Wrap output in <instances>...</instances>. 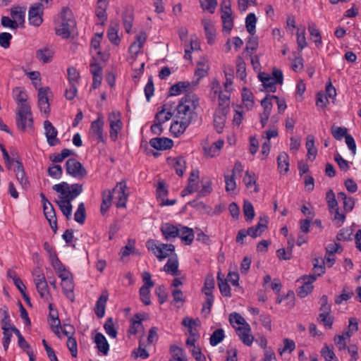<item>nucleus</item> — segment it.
<instances>
[{
  "instance_id": "obj_1",
  "label": "nucleus",
  "mask_w": 361,
  "mask_h": 361,
  "mask_svg": "<svg viewBox=\"0 0 361 361\" xmlns=\"http://www.w3.org/2000/svg\"><path fill=\"white\" fill-rule=\"evenodd\" d=\"M60 16L61 24L59 27L56 28V34L63 39H68L75 27V20L73 17L71 10L68 7L62 8Z\"/></svg>"
},
{
  "instance_id": "obj_2",
  "label": "nucleus",
  "mask_w": 361,
  "mask_h": 361,
  "mask_svg": "<svg viewBox=\"0 0 361 361\" xmlns=\"http://www.w3.org/2000/svg\"><path fill=\"white\" fill-rule=\"evenodd\" d=\"M199 105V99L192 93L186 94L181 98L178 105L176 107L177 114L192 119L194 111Z\"/></svg>"
},
{
  "instance_id": "obj_3",
  "label": "nucleus",
  "mask_w": 361,
  "mask_h": 361,
  "mask_svg": "<svg viewBox=\"0 0 361 361\" xmlns=\"http://www.w3.org/2000/svg\"><path fill=\"white\" fill-rule=\"evenodd\" d=\"M52 189L61 195L60 198H65L71 202L82 192V185L78 183L70 185L66 182H62L54 185Z\"/></svg>"
},
{
  "instance_id": "obj_4",
  "label": "nucleus",
  "mask_w": 361,
  "mask_h": 361,
  "mask_svg": "<svg viewBox=\"0 0 361 361\" xmlns=\"http://www.w3.org/2000/svg\"><path fill=\"white\" fill-rule=\"evenodd\" d=\"M16 126L18 129L25 130L33 125L32 114L30 106L21 105L16 111Z\"/></svg>"
},
{
  "instance_id": "obj_5",
  "label": "nucleus",
  "mask_w": 361,
  "mask_h": 361,
  "mask_svg": "<svg viewBox=\"0 0 361 361\" xmlns=\"http://www.w3.org/2000/svg\"><path fill=\"white\" fill-rule=\"evenodd\" d=\"M223 31L229 33L233 27L231 4L229 0H224L221 5Z\"/></svg>"
},
{
  "instance_id": "obj_6",
  "label": "nucleus",
  "mask_w": 361,
  "mask_h": 361,
  "mask_svg": "<svg viewBox=\"0 0 361 361\" xmlns=\"http://www.w3.org/2000/svg\"><path fill=\"white\" fill-rule=\"evenodd\" d=\"M66 169L68 174L78 179L85 178L87 173L82 164L73 158L67 160Z\"/></svg>"
},
{
  "instance_id": "obj_7",
  "label": "nucleus",
  "mask_w": 361,
  "mask_h": 361,
  "mask_svg": "<svg viewBox=\"0 0 361 361\" xmlns=\"http://www.w3.org/2000/svg\"><path fill=\"white\" fill-rule=\"evenodd\" d=\"M108 121L110 126L109 136L112 141H116L118 134L122 128L121 114L118 111H112L109 114Z\"/></svg>"
},
{
  "instance_id": "obj_8",
  "label": "nucleus",
  "mask_w": 361,
  "mask_h": 361,
  "mask_svg": "<svg viewBox=\"0 0 361 361\" xmlns=\"http://www.w3.org/2000/svg\"><path fill=\"white\" fill-rule=\"evenodd\" d=\"M317 280L315 274L305 275L300 277L297 281L301 282L302 286H299L297 290L298 295L302 298L306 297L313 290L312 283Z\"/></svg>"
},
{
  "instance_id": "obj_9",
  "label": "nucleus",
  "mask_w": 361,
  "mask_h": 361,
  "mask_svg": "<svg viewBox=\"0 0 361 361\" xmlns=\"http://www.w3.org/2000/svg\"><path fill=\"white\" fill-rule=\"evenodd\" d=\"M127 189L125 181L117 183L116 185L113 188V194L115 199L117 200L116 205L117 207L125 208L128 198V193L126 192Z\"/></svg>"
},
{
  "instance_id": "obj_10",
  "label": "nucleus",
  "mask_w": 361,
  "mask_h": 361,
  "mask_svg": "<svg viewBox=\"0 0 361 361\" xmlns=\"http://www.w3.org/2000/svg\"><path fill=\"white\" fill-rule=\"evenodd\" d=\"M177 120L173 122L170 127V131L176 137L182 135L190 124L192 119L183 115L176 114Z\"/></svg>"
},
{
  "instance_id": "obj_11",
  "label": "nucleus",
  "mask_w": 361,
  "mask_h": 361,
  "mask_svg": "<svg viewBox=\"0 0 361 361\" xmlns=\"http://www.w3.org/2000/svg\"><path fill=\"white\" fill-rule=\"evenodd\" d=\"M44 11V6L37 3L34 4L30 8L28 13V20L30 24L39 27L43 22L42 15Z\"/></svg>"
},
{
  "instance_id": "obj_12",
  "label": "nucleus",
  "mask_w": 361,
  "mask_h": 361,
  "mask_svg": "<svg viewBox=\"0 0 361 361\" xmlns=\"http://www.w3.org/2000/svg\"><path fill=\"white\" fill-rule=\"evenodd\" d=\"M50 93L49 87H42L38 90V106L41 111H43L47 116L50 112L48 94Z\"/></svg>"
},
{
  "instance_id": "obj_13",
  "label": "nucleus",
  "mask_w": 361,
  "mask_h": 361,
  "mask_svg": "<svg viewBox=\"0 0 361 361\" xmlns=\"http://www.w3.org/2000/svg\"><path fill=\"white\" fill-rule=\"evenodd\" d=\"M44 128L47 142L50 146H55L60 142L56 137L58 131L49 121L47 120L44 122Z\"/></svg>"
},
{
  "instance_id": "obj_14",
  "label": "nucleus",
  "mask_w": 361,
  "mask_h": 361,
  "mask_svg": "<svg viewBox=\"0 0 361 361\" xmlns=\"http://www.w3.org/2000/svg\"><path fill=\"white\" fill-rule=\"evenodd\" d=\"M149 145L158 150H166L173 147V140L167 137H155L149 140Z\"/></svg>"
},
{
  "instance_id": "obj_15",
  "label": "nucleus",
  "mask_w": 361,
  "mask_h": 361,
  "mask_svg": "<svg viewBox=\"0 0 361 361\" xmlns=\"http://www.w3.org/2000/svg\"><path fill=\"white\" fill-rule=\"evenodd\" d=\"M238 335L242 342L246 345H251L254 337L251 334V329L249 324H245L244 326H238L237 329Z\"/></svg>"
},
{
  "instance_id": "obj_16",
  "label": "nucleus",
  "mask_w": 361,
  "mask_h": 361,
  "mask_svg": "<svg viewBox=\"0 0 361 361\" xmlns=\"http://www.w3.org/2000/svg\"><path fill=\"white\" fill-rule=\"evenodd\" d=\"M94 342L96 344L99 353L106 355L109 351V345L105 336L102 333H97L94 338Z\"/></svg>"
},
{
  "instance_id": "obj_17",
  "label": "nucleus",
  "mask_w": 361,
  "mask_h": 361,
  "mask_svg": "<svg viewBox=\"0 0 361 361\" xmlns=\"http://www.w3.org/2000/svg\"><path fill=\"white\" fill-rule=\"evenodd\" d=\"M16 167L14 169V171L16 173V178L22 188H27L29 187L30 183L27 178L26 177L23 164L18 160L16 161Z\"/></svg>"
},
{
  "instance_id": "obj_18",
  "label": "nucleus",
  "mask_w": 361,
  "mask_h": 361,
  "mask_svg": "<svg viewBox=\"0 0 361 361\" xmlns=\"http://www.w3.org/2000/svg\"><path fill=\"white\" fill-rule=\"evenodd\" d=\"M162 235L166 240L176 238L178 235V226H174L169 223H165L161 225L160 228Z\"/></svg>"
},
{
  "instance_id": "obj_19",
  "label": "nucleus",
  "mask_w": 361,
  "mask_h": 361,
  "mask_svg": "<svg viewBox=\"0 0 361 361\" xmlns=\"http://www.w3.org/2000/svg\"><path fill=\"white\" fill-rule=\"evenodd\" d=\"M202 23L204 26L207 43L209 44H213L214 43L216 37V29L214 25L210 20L206 19H203Z\"/></svg>"
},
{
  "instance_id": "obj_20",
  "label": "nucleus",
  "mask_w": 361,
  "mask_h": 361,
  "mask_svg": "<svg viewBox=\"0 0 361 361\" xmlns=\"http://www.w3.org/2000/svg\"><path fill=\"white\" fill-rule=\"evenodd\" d=\"M108 4V0H97V2L95 14L102 25H104L107 20L106 8Z\"/></svg>"
},
{
  "instance_id": "obj_21",
  "label": "nucleus",
  "mask_w": 361,
  "mask_h": 361,
  "mask_svg": "<svg viewBox=\"0 0 361 361\" xmlns=\"http://www.w3.org/2000/svg\"><path fill=\"white\" fill-rule=\"evenodd\" d=\"M104 121L99 117L97 120L94 121L91 123L90 130L92 133L96 136H97V140L99 142H104V139L103 136V128H104Z\"/></svg>"
},
{
  "instance_id": "obj_22",
  "label": "nucleus",
  "mask_w": 361,
  "mask_h": 361,
  "mask_svg": "<svg viewBox=\"0 0 361 361\" xmlns=\"http://www.w3.org/2000/svg\"><path fill=\"white\" fill-rule=\"evenodd\" d=\"M258 78L267 91L270 92H275L276 91L274 79L270 75L266 73H260Z\"/></svg>"
},
{
  "instance_id": "obj_23",
  "label": "nucleus",
  "mask_w": 361,
  "mask_h": 361,
  "mask_svg": "<svg viewBox=\"0 0 361 361\" xmlns=\"http://www.w3.org/2000/svg\"><path fill=\"white\" fill-rule=\"evenodd\" d=\"M185 245H190L194 239V232L192 228L178 225V235Z\"/></svg>"
},
{
  "instance_id": "obj_24",
  "label": "nucleus",
  "mask_w": 361,
  "mask_h": 361,
  "mask_svg": "<svg viewBox=\"0 0 361 361\" xmlns=\"http://www.w3.org/2000/svg\"><path fill=\"white\" fill-rule=\"evenodd\" d=\"M108 297L109 295L107 292H103L96 302L94 312L99 318H102L104 316Z\"/></svg>"
},
{
  "instance_id": "obj_25",
  "label": "nucleus",
  "mask_w": 361,
  "mask_h": 361,
  "mask_svg": "<svg viewBox=\"0 0 361 361\" xmlns=\"http://www.w3.org/2000/svg\"><path fill=\"white\" fill-rule=\"evenodd\" d=\"M26 8L21 6H14L11 9V16L13 20L19 25H22L25 23Z\"/></svg>"
},
{
  "instance_id": "obj_26",
  "label": "nucleus",
  "mask_w": 361,
  "mask_h": 361,
  "mask_svg": "<svg viewBox=\"0 0 361 361\" xmlns=\"http://www.w3.org/2000/svg\"><path fill=\"white\" fill-rule=\"evenodd\" d=\"M61 288L63 293L71 302L74 301L75 295L73 293L74 283L73 278L61 281Z\"/></svg>"
},
{
  "instance_id": "obj_27",
  "label": "nucleus",
  "mask_w": 361,
  "mask_h": 361,
  "mask_svg": "<svg viewBox=\"0 0 361 361\" xmlns=\"http://www.w3.org/2000/svg\"><path fill=\"white\" fill-rule=\"evenodd\" d=\"M178 261L176 255H174L170 257L166 264H165L164 269L166 272L170 273L173 276L179 275L178 271Z\"/></svg>"
},
{
  "instance_id": "obj_28",
  "label": "nucleus",
  "mask_w": 361,
  "mask_h": 361,
  "mask_svg": "<svg viewBox=\"0 0 361 361\" xmlns=\"http://www.w3.org/2000/svg\"><path fill=\"white\" fill-rule=\"evenodd\" d=\"M113 193V190H106L102 192V202L100 207V211L102 214H105L109 209L114 197Z\"/></svg>"
},
{
  "instance_id": "obj_29",
  "label": "nucleus",
  "mask_w": 361,
  "mask_h": 361,
  "mask_svg": "<svg viewBox=\"0 0 361 361\" xmlns=\"http://www.w3.org/2000/svg\"><path fill=\"white\" fill-rule=\"evenodd\" d=\"M53 56L54 51L48 47L39 49L36 51V58L44 63H49Z\"/></svg>"
},
{
  "instance_id": "obj_30",
  "label": "nucleus",
  "mask_w": 361,
  "mask_h": 361,
  "mask_svg": "<svg viewBox=\"0 0 361 361\" xmlns=\"http://www.w3.org/2000/svg\"><path fill=\"white\" fill-rule=\"evenodd\" d=\"M278 169L280 173H287L289 171V157L285 152H281L277 157Z\"/></svg>"
},
{
  "instance_id": "obj_31",
  "label": "nucleus",
  "mask_w": 361,
  "mask_h": 361,
  "mask_svg": "<svg viewBox=\"0 0 361 361\" xmlns=\"http://www.w3.org/2000/svg\"><path fill=\"white\" fill-rule=\"evenodd\" d=\"M13 93L15 94L14 99L17 102L18 108L21 106L23 104L30 106L27 102L28 97L25 90L21 89L20 87H16L13 89Z\"/></svg>"
},
{
  "instance_id": "obj_32",
  "label": "nucleus",
  "mask_w": 361,
  "mask_h": 361,
  "mask_svg": "<svg viewBox=\"0 0 361 361\" xmlns=\"http://www.w3.org/2000/svg\"><path fill=\"white\" fill-rule=\"evenodd\" d=\"M59 201H57V204L64 216H66V219L69 220L71 217L72 213V204L71 202L65 198H60Z\"/></svg>"
},
{
  "instance_id": "obj_33",
  "label": "nucleus",
  "mask_w": 361,
  "mask_h": 361,
  "mask_svg": "<svg viewBox=\"0 0 361 361\" xmlns=\"http://www.w3.org/2000/svg\"><path fill=\"white\" fill-rule=\"evenodd\" d=\"M197 69L195 71V75L197 77V79L200 80L204 77H205L208 73L209 65L207 63V61L202 58L197 63Z\"/></svg>"
},
{
  "instance_id": "obj_34",
  "label": "nucleus",
  "mask_w": 361,
  "mask_h": 361,
  "mask_svg": "<svg viewBox=\"0 0 361 361\" xmlns=\"http://www.w3.org/2000/svg\"><path fill=\"white\" fill-rule=\"evenodd\" d=\"M145 314H136L131 320V325L128 329V334L135 335L137 333L139 328L142 327V321Z\"/></svg>"
},
{
  "instance_id": "obj_35",
  "label": "nucleus",
  "mask_w": 361,
  "mask_h": 361,
  "mask_svg": "<svg viewBox=\"0 0 361 361\" xmlns=\"http://www.w3.org/2000/svg\"><path fill=\"white\" fill-rule=\"evenodd\" d=\"M118 24L117 23H111L107 32V36L111 42L114 44H118L121 39L118 35Z\"/></svg>"
},
{
  "instance_id": "obj_36",
  "label": "nucleus",
  "mask_w": 361,
  "mask_h": 361,
  "mask_svg": "<svg viewBox=\"0 0 361 361\" xmlns=\"http://www.w3.org/2000/svg\"><path fill=\"white\" fill-rule=\"evenodd\" d=\"M190 86L189 82L180 81L170 87L169 94L171 96H176L186 90Z\"/></svg>"
},
{
  "instance_id": "obj_37",
  "label": "nucleus",
  "mask_w": 361,
  "mask_h": 361,
  "mask_svg": "<svg viewBox=\"0 0 361 361\" xmlns=\"http://www.w3.org/2000/svg\"><path fill=\"white\" fill-rule=\"evenodd\" d=\"M338 198L343 201V209L346 212H350L353 210L355 206L353 197H348L345 192H340L338 193Z\"/></svg>"
},
{
  "instance_id": "obj_38",
  "label": "nucleus",
  "mask_w": 361,
  "mask_h": 361,
  "mask_svg": "<svg viewBox=\"0 0 361 361\" xmlns=\"http://www.w3.org/2000/svg\"><path fill=\"white\" fill-rule=\"evenodd\" d=\"M35 286L41 298L45 301H49L51 299V297L47 281L42 283H38Z\"/></svg>"
},
{
  "instance_id": "obj_39",
  "label": "nucleus",
  "mask_w": 361,
  "mask_h": 361,
  "mask_svg": "<svg viewBox=\"0 0 361 361\" xmlns=\"http://www.w3.org/2000/svg\"><path fill=\"white\" fill-rule=\"evenodd\" d=\"M307 150V157L310 158L312 157L313 159H315L317 154V149L314 146V137L312 135H309L307 137V141L305 144Z\"/></svg>"
},
{
  "instance_id": "obj_40",
  "label": "nucleus",
  "mask_w": 361,
  "mask_h": 361,
  "mask_svg": "<svg viewBox=\"0 0 361 361\" xmlns=\"http://www.w3.org/2000/svg\"><path fill=\"white\" fill-rule=\"evenodd\" d=\"M308 30L310 32V35L314 39V42L316 47H319L322 45V36L319 30L317 29L316 25L313 23L309 24Z\"/></svg>"
},
{
  "instance_id": "obj_41",
  "label": "nucleus",
  "mask_w": 361,
  "mask_h": 361,
  "mask_svg": "<svg viewBox=\"0 0 361 361\" xmlns=\"http://www.w3.org/2000/svg\"><path fill=\"white\" fill-rule=\"evenodd\" d=\"M221 275V274L220 272H219L217 274L218 286L220 292L223 295L230 297L231 295V288L228 284L226 280H224Z\"/></svg>"
},
{
  "instance_id": "obj_42",
  "label": "nucleus",
  "mask_w": 361,
  "mask_h": 361,
  "mask_svg": "<svg viewBox=\"0 0 361 361\" xmlns=\"http://www.w3.org/2000/svg\"><path fill=\"white\" fill-rule=\"evenodd\" d=\"M146 245L148 250H152L154 254L159 260H162L166 258V255H163L160 245H157L156 241L154 240H149Z\"/></svg>"
},
{
  "instance_id": "obj_43",
  "label": "nucleus",
  "mask_w": 361,
  "mask_h": 361,
  "mask_svg": "<svg viewBox=\"0 0 361 361\" xmlns=\"http://www.w3.org/2000/svg\"><path fill=\"white\" fill-rule=\"evenodd\" d=\"M123 27L127 33L131 30L133 23V14L129 11H126L122 14Z\"/></svg>"
},
{
  "instance_id": "obj_44",
  "label": "nucleus",
  "mask_w": 361,
  "mask_h": 361,
  "mask_svg": "<svg viewBox=\"0 0 361 361\" xmlns=\"http://www.w3.org/2000/svg\"><path fill=\"white\" fill-rule=\"evenodd\" d=\"M171 353L172 358L176 361H187V357L183 350L176 345L171 346Z\"/></svg>"
},
{
  "instance_id": "obj_45",
  "label": "nucleus",
  "mask_w": 361,
  "mask_h": 361,
  "mask_svg": "<svg viewBox=\"0 0 361 361\" xmlns=\"http://www.w3.org/2000/svg\"><path fill=\"white\" fill-rule=\"evenodd\" d=\"M243 182L247 188L255 185L254 192H257L259 191V188L256 185V178L254 173L247 171L243 178Z\"/></svg>"
},
{
  "instance_id": "obj_46",
  "label": "nucleus",
  "mask_w": 361,
  "mask_h": 361,
  "mask_svg": "<svg viewBox=\"0 0 361 361\" xmlns=\"http://www.w3.org/2000/svg\"><path fill=\"white\" fill-rule=\"evenodd\" d=\"M257 18L253 13H249L245 18V24L247 32L253 35L255 32Z\"/></svg>"
},
{
  "instance_id": "obj_47",
  "label": "nucleus",
  "mask_w": 361,
  "mask_h": 361,
  "mask_svg": "<svg viewBox=\"0 0 361 361\" xmlns=\"http://www.w3.org/2000/svg\"><path fill=\"white\" fill-rule=\"evenodd\" d=\"M224 338V331L222 329H217L210 336L209 343L212 346H215L220 343Z\"/></svg>"
},
{
  "instance_id": "obj_48",
  "label": "nucleus",
  "mask_w": 361,
  "mask_h": 361,
  "mask_svg": "<svg viewBox=\"0 0 361 361\" xmlns=\"http://www.w3.org/2000/svg\"><path fill=\"white\" fill-rule=\"evenodd\" d=\"M242 99L246 107L249 109L253 106V94L246 87H243L242 90Z\"/></svg>"
},
{
  "instance_id": "obj_49",
  "label": "nucleus",
  "mask_w": 361,
  "mask_h": 361,
  "mask_svg": "<svg viewBox=\"0 0 361 361\" xmlns=\"http://www.w3.org/2000/svg\"><path fill=\"white\" fill-rule=\"evenodd\" d=\"M243 210L245 220L250 221L255 216V210L252 203L248 200H245Z\"/></svg>"
},
{
  "instance_id": "obj_50",
  "label": "nucleus",
  "mask_w": 361,
  "mask_h": 361,
  "mask_svg": "<svg viewBox=\"0 0 361 361\" xmlns=\"http://www.w3.org/2000/svg\"><path fill=\"white\" fill-rule=\"evenodd\" d=\"M353 230L350 227L343 228L341 229L337 234L336 239L338 241H348L352 239Z\"/></svg>"
},
{
  "instance_id": "obj_51",
  "label": "nucleus",
  "mask_w": 361,
  "mask_h": 361,
  "mask_svg": "<svg viewBox=\"0 0 361 361\" xmlns=\"http://www.w3.org/2000/svg\"><path fill=\"white\" fill-rule=\"evenodd\" d=\"M86 218L85 207L83 202L78 204V209L74 214V219L78 223L82 224Z\"/></svg>"
},
{
  "instance_id": "obj_52",
  "label": "nucleus",
  "mask_w": 361,
  "mask_h": 361,
  "mask_svg": "<svg viewBox=\"0 0 361 361\" xmlns=\"http://www.w3.org/2000/svg\"><path fill=\"white\" fill-rule=\"evenodd\" d=\"M104 329L106 333L111 338H116L118 333H117L116 329H115L114 321L111 317H109L106 319V321L104 325Z\"/></svg>"
},
{
  "instance_id": "obj_53",
  "label": "nucleus",
  "mask_w": 361,
  "mask_h": 361,
  "mask_svg": "<svg viewBox=\"0 0 361 361\" xmlns=\"http://www.w3.org/2000/svg\"><path fill=\"white\" fill-rule=\"evenodd\" d=\"M297 44L298 50L301 51L305 47H307V43L305 37V29L303 28L302 30L298 29L297 31Z\"/></svg>"
},
{
  "instance_id": "obj_54",
  "label": "nucleus",
  "mask_w": 361,
  "mask_h": 361,
  "mask_svg": "<svg viewBox=\"0 0 361 361\" xmlns=\"http://www.w3.org/2000/svg\"><path fill=\"white\" fill-rule=\"evenodd\" d=\"M173 166L176 174L179 176H182L186 168L185 160L183 157L176 158Z\"/></svg>"
},
{
  "instance_id": "obj_55",
  "label": "nucleus",
  "mask_w": 361,
  "mask_h": 361,
  "mask_svg": "<svg viewBox=\"0 0 361 361\" xmlns=\"http://www.w3.org/2000/svg\"><path fill=\"white\" fill-rule=\"evenodd\" d=\"M166 109L165 108V105H164L162 109L157 112V114L155 115L154 118H156V120L158 121V122L162 124L166 122L167 121L170 120L173 115L172 113L170 111L166 112Z\"/></svg>"
},
{
  "instance_id": "obj_56",
  "label": "nucleus",
  "mask_w": 361,
  "mask_h": 361,
  "mask_svg": "<svg viewBox=\"0 0 361 361\" xmlns=\"http://www.w3.org/2000/svg\"><path fill=\"white\" fill-rule=\"evenodd\" d=\"M139 293L141 301L145 305H149L151 304L149 288L147 287V286H142L140 288Z\"/></svg>"
},
{
  "instance_id": "obj_57",
  "label": "nucleus",
  "mask_w": 361,
  "mask_h": 361,
  "mask_svg": "<svg viewBox=\"0 0 361 361\" xmlns=\"http://www.w3.org/2000/svg\"><path fill=\"white\" fill-rule=\"evenodd\" d=\"M317 321L324 324L328 329H331L334 323V317L331 314H319Z\"/></svg>"
},
{
  "instance_id": "obj_58",
  "label": "nucleus",
  "mask_w": 361,
  "mask_h": 361,
  "mask_svg": "<svg viewBox=\"0 0 361 361\" xmlns=\"http://www.w3.org/2000/svg\"><path fill=\"white\" fill-rule=\"evenodd\" d=\"M333 346H329L328 345H324L321 350L322 356L326 360V361H333L334 359L336 358L335 353L333 350Z\"/></svg>"
},
{
  "instance_id": "obj_59",
  "label": "nucleus",
  "mask_w": 361,
  "mask_h": 361,
  "mask_svg": "<svg viewBox=\"0 0 361 361\" xmlns=\"http://www.w3.org/2000/svg\"><path fill=\"white\" fill-rule=\"evenodd\" d=\"M67 73L69 84L76 85L80 78V73L77 69L74 67H69L67 69Z\"/></svg>"
},
{
  "instance_id": "obj_60",
  "label": "nucleus",
  "mask_w": 361,
  "mask_h": 361,
  "mask_svg": "<svg viewBox=\"0 0 361 361\" xmlns=\"http://www.w3.org/2000/svg\"><path fill=\"white\" fill-rule=\"evenodd\" d=\"M331 130L333 137L337 140H341L343 137H345L346 135H348L345 128L333 126Z\"/></svg>"
},
{
  "instance_id": "obj_61",
  "label": "nucleus",
  "mask_w": 361,
  "mask_h": 361,
  "mask_svg": "<svg viewBox=\"0 0 361 361\" xmlns=\"http://www.w3.org/2000/svg\"><path fill=\"white\" fill-rule=\"evenodd\" d=\"M226 116L224 114L214 115V126L218 133H221L224 127Z\"/></svg>"
},
{
  "instance_id": "obj_62",
  "label": "nucleus",
  "mask_w": 361,
  "mask_h": 361,
  "mask_svg": "<svg viewBox=\"0 0 361 361\" xmlns=\"http://www.w3.org/2000/svg\"><path fill=\"white\" fill-rule=\"evenodd\" d=\"M214 279L212 276H207L205 279L203 291L206 295H213L212 290L214 288Z\"/></svg>"
},
{
  "instance_id": "obj_63",
  "label": "nucleus",
  "mask_w": 361,
  "mask_h": 361,
  "mask_svg": "<svg viewBox=\"0 0 361 361\" xmlns=\"http://www.w3.org/2000/svg\"><path fill=\"white\" fill-rule=\"evenodd\" d=\"M201 7L211 13H214L217 5L216 0H200Z\"/></svg>"
},
{
  "instance_id": "obj_64",
  "label": "nucleus",
  "mask_w": 361,
  "mask_h": 361,
  "mask_svg": "<svg viewBox=\"0 0 361 361\" xmlns=\"http://www.w3.org/2000/svg\"><path fill=\"white\" fill-rule=\"evenodd\" d=\"M48 174L56 179H59L62 176V168L60 165H52L48 168Z\"/></svg>"
}]
</instances>
